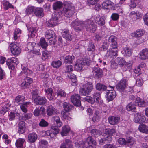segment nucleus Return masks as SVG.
I'll return each instance as SVG.
<instances>
[{
	"instance_id": "28",
	"label": "nucleus",
	"mask_w": 148,
	"mask_h": 148,
	"mask_svg": "<svg viewBox=\"0 0 148 148\" xmlns=\"http://www.w3.org/2000/svg\"><path fill=\"white\" fill-rule=\"evenodd\" d=\"M55 113V108L52 105L48 106L47 109V114L48 116H51L54 114Z\"/></svg>"
},
{
	"instance_id": "22",
	"label": "nucleus",
	"mask_w": 148,
	"mask_h": 148,
	"mask_svg": "<svg viewBox=\"0 0 148 148\" xmlns=\"http://www.w3.org/2000/svg\"><path fill=\"white\" fill-rule=\"evenodd\" d=\"M135 103L136 106L140 107H145L146 105V103L145 101L139 97L136 98Z\"/></svg>"
},
{
	"instance_id": "37",
	"label": "nucleus",
	"mask_w": 148,
	"mask_h": 148,
	"mask_svg": "<svg viewBox=\"0 0 148 148\" xmlns=\"http://www.w3.org/2000/svg\"><path fill=\"white\" fill-rule=\"evenodd\" d=\"M62 3L60 1H56L54 3L53 5V9L55 10L60 9L62 7Z\"/></svg>"
},
{
	"instance_id": "55",
	"label": "nucleus",
	"mask_w": 148,
	"mask_h": 148,
	"mask_svg": "<svg viewBox=\"0 0 148 148\" xmlns=\"http://www.w3.org/2000/svg\"><path fill=\"white\" fill-rule=\"evenodd\" d=\"M36 43L33 42H29L27 45V48L28 50H32L36 46Z\"/></svg>"
},
{
	"instance_id": "21",
	"label": "nucleus",
	"mask_w": 148,
	"mask_h": 148,
	"mask_svg": "<svg viewBox=\"0 0 148 148\" xmlns=\"http://www.w3.org/2000/svg\"><path fill=\"white\" fill-rule=\"evenodd\" d=\"M34 13L37 17H42L44 16L43 10L42 8L38 7L35 8Z\"/></svg>"
},
{
	"instance_id": "24",
	"label": "nucleus",
	"mask_w": 148,
	"mask_h": 148,
	"mask_svg": "<svg viewBox=\"0 0 148 148\" xmlns=\"http://www.w3.org/2000/svg\"><path fill=\"white\" fill-rule=\"evenodd\" d=\"M25 123L23 121H21L18 124L19 133L22 134L24 132L25 129Z\"/></svg>"
},
{
	"instance_id": "48",
	"label": "nucleus",
	"mask_w": 148,
	"mask_h": 148,
	"mask_svg": "<svg viewBox=\"0 0 148 148\" xmlns=\"http://www.w3.org/2000/svg\"><path fill=\"white\" fill-rule=\"evenodd\" d=\"M82 62V61H80L79 60L75 65V69L77 71H80L82 69L83 66Z\"/></svg>"
},
{
	"instance_id": "41",
	"label": "nucleus",
	"mask_w": 148,
	"mask_h": 148,
	"mask_svg": "<svg viewBox=\"0 0 148 148\" xmlns=\"http://www.w3.org/2000/svg\"><path fill=\"white\" fill-rule=\"evenodd\" d=\"M22 73L25 75H29L32 72V71L29 70L27 67L24 66L22 65Z\"/></svg>"
},
{
	"instance_id": "8",
	"label": "nucleus",
	"mask_w": 148,
	"mask_h": 148,
	"mask_svg": "<svg viewBox=\"0 0 148 148\" xmlns=\"http://www.w3.org/2000/svg\"><path fill=\"white\" fill-rule=\"evenodd\" d=\"M127 85V80L125 79H122L116 86L117 89L121 92L123 91Z\"/></svg>"
},
{
	"instance_id": "38",
	"label": "nucleus",
	"mask_w": 148,
	"mask_h": 148,
	"mask_svg": "<svg viewBox=\"0 0 148 148\" xmlns=\"http://www.w3.org/2000/svg\"><path fill=\"white\" fill-rule=\"evenodd\" d=\"M70 130V127L69 126H64L62 128V129L61 132V135L63 136H66Z\"/></svg>"
},
{
	"instance_id": "51",
	"label": "nucleus",
	"mask_w": 148,
	"mask_h": 148,
	"mask_svg": "<svg viewBox=\"0 0 148 148\" xmlns=\"http://www.w3.org/2000/svg\"><path fill=\"white\" fill-rule=\"evenodd\" d=\"M134 140L132 137H130L127 138L126 139L125 145H132L134 143Z\"/></svg>"
},
{
	"instance_id": "13",
	"label": "nucleus",
	"mask_w": 148,
	"mask_h": 148,
	"mask_svg": "<svg viewBox=\"0 0 148 148\" xmlns=\"http://www.w3.org/2000/svg\"><path fill=\"white\" fill-rule=\"evenodd\" d=\"M58 18L55 16L52 17L47 22V25L48 26L50 27H53L56 25L58 24Z\"/></svg>"
},
{
	"instance_id": "46",
	"label": "nucleus",
	"mask_w": 148,
	"mask_h": 148,
	"mask_svg": "<svg viewBox=\"0 0 148 148\" xmlns=\"http://www.w3.org/2000/svg\"><path fill=\"white\" fill-rule=\"evenodd\" d=\"M2 3L3 5L4 8L7 10L10 8H14L13 6L11 4L7 1L4 0L2 1Z\"/></svg>"
},
{
	"instance_id": "39",
	"label": "nucleus",
	"mask_w": 148,
	"mask_h": 148,
	"mask_svg": "<svg viewBox=\"0 0 148 148\" xmlns=\"http://www.w3.org/2000/svg\"><path fill=\"white\" fill-rule=\"evenodd\" d=\"M96 89L99 91H105L106 90L107 87L104 85L100 83H97L96 86Z\"/></svg>"
},
{
	"instance_id": "18",
	"label": "nucleus",
	"mask_w": 148,
	"mask_h": 148,
	"mask_svg": "<svg viewBox=\"0 0 148 148\" xmlns=\"http://www.w3.org/2000/svg\"><path fill=\"white\" fill-rule=\"evenodd\" d=\"M139 58L142 60H145L148 58V49H144L139 53Z\"/></svg>"
},
{
	"instance_id": "62",
	"label": "nucleus",
	"mask_w": 148,
	"mask_h": 148,
	"mask_svg": "<svg viewBox=\"0 0 148 148\" xmlns=\"http://www.w3.org/2000/svg\"><path fill=\"white\" fill-rule=\"evenodd\" d=\"M45 134L47 136H49L50 137L52 138H53L56 136L53 132V131L50 130L47 131L46 132Z\"/></svg>"
},
{
	"instance_id": "53",
	"label": "nucleus",
	"mask_w": 148,
	"mask_h": 148,
	"mask_svg": "<svg viewBox=\"0 0 148 148\" xmlns=\"http://www.w3.org/2000/svg\"><path fill=\"white\" fill-rule=\"evenodd\" d=\"M21 33V31L19 29H16L14 30V39L16 40L20 36V34Z\"/></svg>"
},
{
	"instance_id": "6",
	"label": "nucleus",
	"mask_w": 148,
	"mask_h": 148,
	"mask_svg": "<svg viewBox=\"0 0 148 148\" xmlns=\"http://www.w3.org/2000/svg\"><path fill=\"white\" fill-rule=\"evenodd\" d=\"M10 47L12 53L16 56L19 55L21 51V49L16 42L11 43L10 45Z\"/></svg>"
},
{
	"instance_id": "29",
	"label": "nucleus",
	"mask_w": 148,
	"mask_h": 148,
	"mask_svg": "<svg viewBox=\"0 0 148 148\" xmlns=\"http://www.w3.org/2000/svg\"><path fill=\"white\" fill-rule=\"evenodd\" d=\"M61 113L62 117L65 120L70 121L71 119V116L68 111H62Z\"/></svg>"
},
{
	"instance_id": "31",
	"label": "nucleus",
	"mask_w": 148,
	"mask_h": 148,
	"mask_svg": "<svg viewBox=\"0 0 148 148\" xmlns=\"http://www.w3.org/2000/svg\"><path fill=\"white\" fill-rule=\"evenodd\" d=\"M121 52L124 56L127 57L130 56L132 54L131 49L127 47H124Z\"/></svg>"
},
{
	"instance_id": "56",
	"label": "nucleus",
	"mask_w": 148,
	"mask_h": 148,
	"mask_svg": "<svg viewBox=\"0 0 148 148\" xmlns=\"http://www.w3.org/2000/svg\"><path fill=\"white\" fill-rule=\"evenodd\" d=\"M40 49V47L39 46L36 45L32 50L33 53L38 55H40V53L39 52Z\"/></svg>"
},
{
	"instance_id": "45",
	"label": "nucleus",
	"mask_w": 148,
	"mask_h": 148,
	"mask_svg": "<svg viewBox=\"0 0 148 148\" xmlns=\"http://www.w3.org/2000/svg\"><path fill=\"white\" fill-rule=\"evenodd\" d=\"M116 62L120 67H123L126 63L124 59L122 58L118 57L116 60Z\"/></svg>"
},
{
	"instance_id": "11",
	"label": "nucleus",
	"mask_w": 148,
	"mask_h": 148,
	"mask_svg": "<svg viewBox=\"0 0 148 148\" xmlns=\"http://www.w3.org/2000/svg\"><path fill=\"white\" fill-rule=\"evenodd\" d=\"M71 99L74 105L77 106H80V96L78 94H75L72 95L71 97Z\"/></svg>"
},
{
	"instance_id": "10",
	"label": "nucleus",
	"mask_w": 148,
	"mask_h": 148,
	"mask_svg": "<svg viewBox=\"0 0 148 148\" xmlns=\"http://www.w3.org/2000/svg\"><path fill=\"white\" fill-rule=\"evenodd\" d=\"M134 121L136 123H143L145 122L146 118L143 114L138 113L135 114Z\"/></svg>"
},
{
	"instance_id": "9",
	"label": "nucleus",
	"mask_w": 148,
	"mask_h": 148,
	"mask_svg": "<svg viewBox=\"0 0 148 148\" xmlns=\"http://www.w3.org/2000/svg\"><path fill=\"white\" fill-rule=\"evenodd\" d=\"M7 65L9 69L13 70L14 69V66L13 64H17L18 63V59L14 57H12L8 58L6 61Z\"/></svg>"
},
{
	"instance_id": "4",
	"label": "nucleus",
	"mask_w": 148,
	"mask_h": 148,
	"mask_svg": "<svg viewBox=\"0 0 148 148\" xmlns=\"http://www.w3.org/2000/svg\"><path fill=\"white\" fill-rule=\"evenodd\" d=\"M74 7L70 4L65 3L63 9L60 11L61 14L65 17H69L75 13Z\"/></svg>"
},
{
	"instance_id": "14",
	"label": "nucleus",
	"mask_w": 148,
	"mask_h": 148,
	"mask_svg": "<svg viewBox=\"0 0 148 148\" xmlns=\"http://www.w3.org/2000/svg\"><path fill=\"white\" fill-rule=\"evenodd\" d=\"M93 75L97 78L102 77L103 72L101 69L98 67H94L92 69Z\"/></svg>"
},
{
	"instance_id": "50",
	"label": "nucleus",
	"mask_w": 148,
	"mask_h": 148,
	"mask_svg": "<svg viewBox=\"0 0 148 148\" xmlns=\"http://www.w3.org/2000/svg\"><path fill=\"white\" fill-rule=\"evenodd\" d=\"M63 108L65 111H68L71 110L73 106L70 103L67 102H65L63 104Z\"/></svg>"
},
{
	"instance_id": "2",
	"label": "nucleus",
	"mask_w": 148,
	"mask_h": 148,
	"mask_svg": "<svg viewBox=\"0 0 148 148\" xmlns=\"http://www.w3.org/2000/svg\"><path fill=\"white\" fill-rule=\"evenodd\" d=\"M86 142L83 141L75 143V147L78 148H93L92 145H96V141L91 136H89L86 139Z\"/></svg>"
},
{
	"instance_id": "30",
	"label": "nucleus",
	"mask_w": 148,
	"mask_h": 148,
	"mask_svg": "<svg viewBox=\"0 0 148 148\" xmlns=\"http://www.w3.org/2000/svg\"><path fill=\"white\" fill-rule=\"evenodd\" d=\"M25 140L24 139L19 138L17 140L15 145L17 148H23V144Z\"/></svg>"
},
{
	"instance_id": "26",
	"label": "nucleus",
	"mask_w": 148,
	"mask_h": 148,
	"mask_svg": "<svg viewBox=\"0 0 148 148\" xmlns=\"http://www.w3.org/2000/svg\"><path fill=\"white\" fill-rule=\"evenodd\" d=\"M145 31L142 29H138L135 32L132 34L131 35L133 37H137L142 36L144 34Z\"/></svg>"
},
{
	"instance_id": "57",
	"label": "nucleus",
	"mask_w": 148,
	"mask_h": 148,
	"mask_svg": "<svg viewBox=\"0 0 148 148\" xmlns=\"http://www.w3.org/2000/svg\"><path fill=\"white\" fill-rule=\"evenodd\" d=\"M39 125L41 127H46L48 126V123L44 119H42Z\"/></svg>"
},
{
	"instance_id": "15",
	"label": "nucleus",
	"mask_w": 148,
	"mask_h": 148,
	"mask_svg": "<svg viewBox=\"0 0 148 148\" xmlns=\"http://www.w3.org/2000/svg\"><path fill=\"white\" fill-rule=\"evenodd\" d=\"M34 101L37 105H44L46 103L47 100L45 97L38 96L34 98Z\"/></svg>"
},
{
	"instance_id": "35",
	"label": "nucleus",
	"mask_w": 148,
	"mask_h": 148,
	"mask_svg": "<svg viewBox=\"0 0 148 148\" xmlns=\"http://www.w3.org/2000/svg\"><path fill=\"white\" fill-rule=\"evenodd\" d=\"M93 96L94 99L96 100L95 102L97 103H100V100L101 99V94L99 92L96 91L93 94Z\"/></svg>"
},
{
	"instance_id": "60",
	"label": "nucleus",
	"mask_w": 148,
	"mask_h": 148,
	"mask_svg": "<svg viewBox=\"0 0 148 148\" xmlns=\"http://www.w3.org/2000/svg\"><path fill=\"white\" fill-rule=\"evenodd\" d=\"M32 116L31 113H25L23 114V117L25 120H28L31 118Z\"/></svg>"
},
{
	"instance_id": "58",
	"label": "nucleus",
	"mask_w": 148,
	"mask_h": 148,
	"mask_svg": "<svg viewBox=\"0 0 148 148\" xmlns=\"http://www.w3.org/2000/svg\"><path fill=\"white\" fill-rule=\"evenodd\" d=\"M35 8L33 6L29 7L26 9L25 12L27 14H30L34 12Z\"/></svg>"
},
{
	"instance_id": "20",
	"label": "nucleus",
	"mask_w": 148,
	"mask_h": 148,
	"mask_svg": "<svg viewBox=\"0 0 148 148\" xmlns=\"http://www.w3.org/2000/svg\"><path fill=\"white\" fill-rule=\"evenodd\" d=\"M96 22L99 25L103 26L105 23V19L104 17L101 16L99 15H97L95 18Z\"/></svg>"
},
{
	"instance_id": "47",
	"label": "nucleus",
	"mask_w": 148,
	"mask_h": 148,
	"mask_svg": "<svg viewBox=\"0 0 148 148\" xmlns=\"http://www.w3.org/2000/svg\"><path fill=\"white\" fill-rule=\"evenodd\" d=\"M107 54L108 57H112L117 55V51L116 50H114L112 49H109L107 51Z\"/></svg>"
},
{
	"instance_id": "23",
	"label": "nucleus",
	"mask_w": 148,
	"mask_h": 148,
	"mask_svg": "<svg viewBox=\"0 0 148 148\" xmlns=\"http://www.w3.org/2000/svg\"><path fill=\"white\" fill-rule=\"evenodd\" d=\"M113 3L109 0H105L102 4V7L103 8L109 9L112 6Z\"/></svg>"
},
{
	"instance_id": "3",
	"label": "nucleus",
	"mask_w": 148,
	"mask_h": 148,
	"mask_svg": "<svg viewBox=\"0 0 148 148\" xmlns=\"http://www.w3.org/2000/svg\"><path fill=\"white\" fill-rule=\"evenodd\" d=\"M93 89V84L88 82L82 85L79 89V92L81 95L86 96L90 95Z\"/></svg>"
},
{
	"instance_id": "63",
	"label": "nucleus",
	"mask_w": 148,
	"mask_h": 148,
	"mask_svg": "<svg viewBox=\"0 0 148 148\" xmlns=\"http://www.w3.org/2000/svg\"><path fill=\"white\" fill-rule=\"evenodd\" d=\"M100 118L99 112L98 111H95L93 119L95 120V121H98L99 119Z\"/></svg>"
},
{
	"instance_id": "32",
	"label": "nucleus",
	"mask_w": 148,
	"mask_h": 148,
	"mask_svg": "<svg viewBox=\"0 0 148 148\" xmlns=\"http://www.w3.org/2000/svg\"><path fill=\"white\" fill-rule=\"evenodd\" d=\"M52 120L53 121L55 124L58 127H60L62 125L60 118L58 116H55L52 117Z\"/></svg>"
},
{
	"instance_id": "1",
	"label": "nucleus",
	"mask_w": 148,
	"mask_h": 148,
	"mask_svg": "<svg viewBox=\"0 0 148 148\" xmlns=\"http://www.w3.org/2000/svg\"><path fill=\"white\" fill-rule=\"evenodd\" d=\"M71 26L77 32L82 30L84 27L87 31L90 32H94L96 29L94 22L90 19L84 21L75 20L71 23Z\"/></svg>"
},
{
	"instance_id": "5",
	"label": "nucleus",
	"mask_w": 148,
	"mask_h": 148,
	"mask_svg": "<svg viewBox=\"0 0 148 148\" xmlns=\"http://www.w3.org/2000/svg\"><path fill=\"white\" fill-rule=\"evenodd\" d=\"M115 130L114 129H108L105 130L104 135L105 137L101 138L99 140L100 144L103 145L106 141H111L112 138L111 136L115 134Z\"/></svg>"
},
{
	"instance_id": "7",
	"label": "nucleus",
	"mask_w": 148,
	"mask_h": 148,
	"mask_svg": "<svg viewBox=\"0 0 148 148\" xmlns=\"http://www.w3.org/2000/svg\"><path fill=\"white\" fill-rule=\"evenodd\" d=\"M109 87L113 89V90H107L106 92V98L108 101H112L116 96V92L114 90V87L109 86Z\"/></svg>"
},
{
	"instance_id": "36",
	"label": "nucleus",
	"mask_w": 148,
	"mask_h": 148,
	"mask_svg": "<svg viewBox=\"0 0 148 148\" xmlns=\"http://www.w3.org/2000/svg\"><path fill=\"white\" fill-rule=\"evenodd\" d=\"M90 133L92 136L95 137H98L101 134V131L96 129L91 130Z\"/></svg>"
},
{
	"instance_id": "44",
	"label": "nucleus",
	"mask_w": 148,
	"mask_h": 148,
	"mask_svg": "<svg viewBox=\"0 0 148 148\" xmlns=\"http://www.w3.org/2000/svg\"><path fill=\"white\" fill-rule=\"evenodd\" d=\"M75 58V57L73 56H67L65 57L64 62L66 63H71L74 60Z\"/></svg>"
},
{
	"instance_id": "33",
	"label": "nucleus",
	"mask_w": 148,
	"mask_h": 148,
	"mask_svg": "<svg viewBox=\"0 0 148 148\" xmlns=\"http://www.w3.org/2000/svg\"><path fill=\"white\" fill-rule=\"evenodd\" d=\"M37 138V136L34 133L29 134L28 136V140L31 143H33L35 141Z\"/></svg>"
},
{
	"instance_id": "16",
	"label": "nucleus",
	"mask_w": 148,
	"mask_h": 148,
	"mask_svg": "<svg viewBox=\"0 0 148 148\" xmlns=\"http://www.w3.org/2000/svg\"><path fill=\"white\" fill-rule=\"evenodd\" d=\"M27 27L28 30L29 32L28 34L29 36L31 37L32 38L35 37L36 36V32L38 29L37 27L32 26L29 27L28 25H27Z\"/></svg>"
},
{
	"instance_id": "64",
	"label": "nucleus",
	"mask_w": 148,
	"mask_h": 148,
	"mask_svg": "<svg viewBox=\"0 0 148 148\" xmlns=\"http://www.w3.org/2000/svg\"><path fill=\"white\" fill-rule=\"evenodd\" d=\"M88 51L93 52L95 50V46L94 44L91 43H89L87 48Z\"/></svg>"
},
{
	"instance_id": "25",
	"label": "nucleus",
	"mask_w": 148,
	"mask_h": 148,
	"mask_svg": "<svg viewBox=\"0 0 148 148\" xmlns=\"http://www.w3.org/2000/svg\"><path fill=\"white\" fill-rule=\"evenodd\" d=\"M45 37L47 39H49L52 38H56V36L53 31L49 30L46 32Z\"/></svg>"
},
{
	"instance_id": "61",
	"label": "nucleus",
	"mask_w": 148,
	"mask_h": 148,
	"mask_svg": "<svg viewBox=\"0 0 148 148\" xmlns=\"http://www.w3.org/2000/svg\"><path fill=\"white\" fill-rule=\"evenodd\" d=\"M58 127L57 126H52L51 127V128L52 130V131H53V132L56 135L59 132V130Z\"/></svg>"
},
{
	"instance_id": "49",
	"label": "nucleus",
	"mask_w": 148,
	"mask_h": 148,
	"mask_svg": "<svg viewBox=\"0 0 148 148\" xmlns=\"http://www.w3.org/2000/svg\"><path fill=\"white\" fill-rule=\"evenodd\" d=\"M39 43L43 48H46L48 46L47 43L46 42L45 39L43 38H41L40 39Z\"/></svg>"
},
{
	"instance_id": "52",
	"label": "nucleus",
	"mask_w": 148,
	"mask_h": 148,
	"mask_svg": "<svg viewBox=\"0 0 148 148\" xmlns=\"http://www.w3.org/2000/svg\"><path fill=\"white\" fill-rule=\"evenodd\" d=\"M61 64L62 62L60 60L53 61L51 63L53 67L56 68L60 67Z\"/></svg>"
},
{
	"instance_id": "54",
	"label": "nucleus",
	"mask_w": 148,
	"mask_h": 148,
	"mask_svg": "<svg viewBox=\"0 0 148 148\" xmlns=\"http://www.w3.org/2000/svg\"><path fill=\"white\" fill-rule=\"evenodd\" d=\"M57 96L61 97H64L66 95V93L65 91L62 89L59 90L57 91Z\"/></svg>"
},
{
	"instance_id": "12",
	"label": "nucleus",
	"mask_w": 148,
	"mask_h": 148,
	"mask_svg": "<svg viewBox=\"0 0 148 148\" xmlns=\"http://www.w3.org/2000/svg\"><path fill=\"white\" fill-rule=\"evenodd\" d=\"M109 42L110 43L111 46L113 49H116L117 47V44L116 42V38L114 36H110L108 39Z\"/></svg>"
},
{
	"instance_id": "34",
	"label": "nucleus",
	"mask_w": 148,
	"mask_h": 148,
	"mask_svg": "<svg viewBox=\"0 0 148 148\" xmlns=\"http://www.w3.org/2000/svg\"><path fill=\"white\" fill-rule=\"evenodd\" d=\"M45 91L47 94L48 98L50 100H51L53 98L52 96V93L53 92L52 89L51 88H49L47 89H45Z\"/></svg>"
},
{
	"instance_id": "17",
	"label": "nucleus",
	"mask_w": 148,
	"mask_h": 148,
	"mask_svg": "<svg viewBox=\"0 0 148 148\" xmlns=\"http://www.w3.org/2000/svg\"><path fill=\"white\" fill-rule=\"evenodd\" d=\"M120 119V118L119 116H112L108 118V121L110 124L114 125L119 123Z\"/></svg>"
},
{
	"instance_id": "40",
	"label": "nucleus",
	"mask_w": 148,
	"mask_h": 148,
	"mask_svg": "<svg viewBox=\"0 0 148 148\" xmlns=\"http://www.w3.org/2000/svg\"><path fill=\"white\" fill-rule=\"evenodd\" d=\"M25 97L19 95L16 96L15 99V103H17L18 104H21L25 101Z\"/></svg>"
},
{
	"instance_id": "43",
	"label": "nucleus",
	"mask_w": 148,
	"mask_h": 148,
	"mask_svg": "<svg viewBox=\"0 0 148 148\" xmlns=\"http://www.w3.org/2000/svg\"><path fill=\"white\" fill-rule=\"evenodd\" d=\"M138 129L142 132L148 134V127L144 124L140 125Z\"/></svg>"
},
{
	"instance_id": "42",
	"label": "nucleus",
	"mask_w": 148,
	"mask_h": 148,
	"mask_svg": "<svg viewBox=\"0 0 148 148\" xmlns=\"http://www.w3.org/2000/svg\"><path fill=\"white\" fill-rule=\"evenodd\" d=\"M67 148H73V145L72 141L69 139H66L63 143Z\"/></svg>"
},
{
	"instance_id": "19",
	"label": "nucleus",
	"mask_w": 148,
	"mask_h": 148,
	"mask_svg": "<svg viewBox=\"0 0 148 148\" xmlns=\"http://www.w3.org/2000/svg\"><path fill=\"white\" fill-rule=\"evenodd\" d=\"M62 35L66 40L71 41L72 38V36L70 34L68 29H64L62 32Z\"/></svg>"
},
{
	"instance_id": "27",
	"label": "nucleus",
	"mask_w": 148,
	"mask_h": 148,
	"mask_svg": "<svg viewBox=\"0 0 148 148\" xmlns=\"http://www.w3.org/2000/svg\"><path fill=\"white\" fill-rule=\"evenodd\" d=\"M136 104L130 102L126 106V109L129 111H132L133 112H136Z\"/></svg>"
},
{
	"instance_id": "59",
	"label": "nucleus",
	"mask_w": 148,
	"mask_h": 148,
	"mask_svg": "<svg viewBox=\"0 0 148 148\" xmlns=\"http://www.w3.org/2000/svg\"><path fill=\"white\" fill-rule=\"evenodd\" d=\"M85 100L92 104H93L95 101L93 98L90 96L86 97L85 98Z\"/></svg>"
}]
</instances>
